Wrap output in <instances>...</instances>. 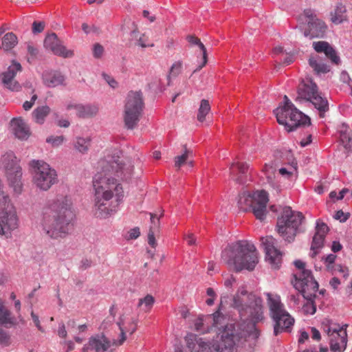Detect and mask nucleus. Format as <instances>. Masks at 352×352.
<instances>
[{"label":"nucleus","instance_id":"obj_46","mask_svg":"<svg viewBox=\"0 0 352 352\" xmlns=\"http://www.w3.org/2000/svg\"><path fill=\"white\" fill-rule=\"evenodd\" d=\"M45 27V23L44 21H34L32 23V31L34 34L42 32Z\"/></svg>","mask_w":352,"mask_h":352},{"label":"nucleus","instance_id":"obj_18","mask_svg":"<svg viewBox=\"0 0 352 352\" xmlns=\"http://www.w3.org/2000/svg\"><path fill=\"white\" fill-rule=\"evenodd\" d=\"M328 324L332 331L331 336L337 337L340 340V346L338 344H336L333 342L331 343V351L334 352L343 351L346 349L347 343V333L346 329L347 325L345 324L344 326L340 327V324L330 322L329 321H328Z\"/></svg>","mask_w":352,"mask_h":352},{"label":"nucleus","instance_id":"obj_8","mask_svg":"<svg viewBox=\"0 0 352 352\" xmlns=\"http://www.w3.org/2000/svg\"><path fill=\"white\" fill-rule=\"evenodd\" d=\"M268 196L265 190L253 194L243 192L238 201L239 207L243 211H251L257 219L263 221L267 214Z\"/></svg>","mask_w":352,"mask_h":352},{"label":"nucleus","instance_id":"obj_15","mask_svg":"<svg viewBox=\"0 0 352 352\" xmlns=\"http://www.w3.org/2000/svg\"><path fill=\"white\" fill-rule=\"evenodd\" d=\"M262 245L265 252V259L272 267L278 269L282 261V253L276 248V239L272 236L262 237Z\"/></svg>","mask_w":352,"mask_h":352},{"label":"nucleus","instance_id":"obj_16","mask_svg":"<svg viewBox=\"0 0 352 352\" xmlns=\"http://www.w3.org/2000/svg\"><path fill=\"white\" fill-rule=\"evenodd\" d=\"M21 65L19 63L12 61L11 65L8 68V70L3 72L0 76V82L4 85L5 87L12 90L18 91L21 86L19 83L14 80V78L18 72L21 71Z\"/></svg>","mask_w":352,"mask_h":352},{"label":"nucleus","instance_id":"obj_6","mask_svg":"<svg viewBox=\"0 0 352 352\" xmlns=\"http://www.w3.org/2000/svg\"><path fill=\"white\" fill-rule=\"evenodd\" d=\"M303 219L302 213L293 211L289 206L283 208L276 225L280 236L288 243L293 241Z\"/></svg>","mask_w":352,"mask_h":352},{"label":"nucleus","instance_id":"obj_20","mask_svg":"<svg viewBox=\"0 0 352 352\" xmlns=\"http://www.w3.org/2000/svg\"><path fill=\"white\" fill-rule=\"evenodd\" d=\"M249 166L244 162H233L230 166V175L233 179L239 184L246 182Z\"/></svg>","mask_w":352,"mask_h":352},{"label":"nucleus","instance_id":"obj_61","mask_svg":"<svg viewBox=\"0 0 352 352\" xmlns=\"http://www.w3.org/2000/svg\"><path fill=\"white\" fill-rule=\"evenodd\" d=\"M58 336L61 338H65L67 336V331L64 324H62L58 331Z\"/></svg>","mask_w":352,"mask_h":352},{"label":"nucleus","instance_id":"obj_26","mask_svg":"<svg viewBox=\"0 0 352 352\" xmlns=\"http://www.w3.org/2000/svg\"><path fill=\"white\" fill-rule=\"evenodd\" d=\"M74 107L76 110L77 116L82 118L94 116L98 112V107L95 104H76Z\"/></svg>","mask_w":352,"mask_h":352},{"label":"nucleus","instance_id":"obj_21","mask_svg":"<svg viewBox=\"0 0 352 352\" xmlns=\"http://www.w3.org/2000/svg\"><path fill=\"white\" fill-rule=\"evenodd\" d=\"M89 345L96 352H107L111 346V342L104 335L98 334L89 338Z\"/></svg>","mask_w":352,"mask_h":352},{"label":"nucleus","instance_id":"obj_11","mask_svg":"<svg viewBox=\"0 0 352 352\" xmlns=\"http://www.w3.org/2000/svg\"><path fill=\"white\" fill-rule=\"evenodd\" d=\"M296 100L311 102L318 110L320 116L324 117L329 110L328 101L318 93V87L311 80H303L298 86Z\"/></svg>","mask_w":352,"mask_h":352},{"label":"nucleus","instance_id":"obj_24","mask_svg":"<svg viewBox=\"0 0 352 352\" xmlns=\"http://www.w3.org/2000/svg\"><path fill=\"white\" fill-rule=\"evenodd\" d=\"M11 126L15 136L21 140H25L30 135L29 129L22 119L14 118Z\"/></svg>","mask_w":352,"mask_h":352},{"label":"nucleus","instance_id":"obj_36","mask_svg":"<svg viewBox=\"0 0 352 352\" xmlns=\"http://www.w3.org/2000/svg\"><path fill=\"white\" fill-rule=\"evenodd\" d=\"M210 111V105L209 101L206 99L201 100L200 106L198 109L197 120L202 122L205 120L206 115Z\"/></svg>","mask_w":352,"mask_h":352},{"label":"nucleus","instance_id":"obj_40","mask_svg":"<svg viewBox=\"0 0 352 352\" xmlns=\"http://www.w3.org/2000/svg\"><path fill=\"white\" fill-rule=\"evenodd\" d=\"M275 168L272 165L265 164L262 168V172L265 175L269 182H272L275 176Z\"/></svg>","mask_w":352,"mask_h":352},{"label":"nucleus","instance_id":"obj_3","mask_svg":"<svg viewBox=\"0 0 352 352\" xmlns=\"http://www.w3.org/2000/svg\"><path fill=\"white\" fill-rule=\"evenodd\" d=\"M232 306L237 310L242 320L249 321L245 327L248 336L257 339L260 331L256 327V323L264 318L261 298L252 293L248 294L246 290L242 289L234 296Z\"/></svg>","mask_w":352,"mask_h":352},{"label":"nucleus","instance_id":"obj_59","mask_svg":"<svg viewBox=\"0 0 352 352\" xmlns=\"http://www.w3.org/2000/svg\"><path fill=\"white\" fill-rule=\"evenodd\" d=\"M102 76L104 79L107 81V82L113 88H115L117 86V82L112 78H111L109 75L106 74H103Z\"/></svg>","mask_w":352,"mask_h":352},{"label":"nucleus","instance_id":"obj_64","mask_svg":"<svg viewBox=\"0 0 352 352\" xmlns=\"http://www.w3.org/2000/svg\"><path fill=\"white\" fill-rule=\"evenodd\" d=\"M294 61V56L292 54H288L283 60L285 65H289Z\"/></svg>","mask_w":352,"mask_h":352},{"label":"nucleus","instance_id":"obj_49","mask_svg":"<svg viewBox=\"0 0 352 352\" xmlns=\"http://www.w3.org/2000/svg\"><path fill=\"white\" fill-rule=\"evenodd\" d=\"M336 258V256L333 254H330L325 257L324 263L326 264V266L329 271H333L331 267L333 265H335L334 262H335Z\"/></svg>","mask_w":352,"mask_h":352},{"label":"nucleus","instance_id":"obj_19","mask_svg":"<svg viewBox=\"0 0 352 352\" xmlns=\"http://www.w3.org/2000/svg\"><path fill=\"white\" fill-rule=\"evenodd\" d=\"M313 47L318 53L324 52L332 63L340 65V58L335 49L326 41H318L313 43Z\"/></svg>","mask_w":352,"mask_h":352},{"label":"nucleus","instance_id":"obj_38","mask_svg":"<svg viewBox=\"0 0 352 352\" xmlns=\"http://www.w3.org/2000/svg\"><path fill=\"white\" fill-rule=\"evenodd\" d=\"M74 146L80 153H84L88 151L90 146V139L77 138Z\"/></svg>","mask_w":352,"mask_h":352},{"label":"nucleus","instance_id":"obj_54","mask_svg":"<svg viewBox=\"0 0 352 352\" xmlns=\"http://www.w3.org/2000/svg\"><path fill=\"white\" fill-rule=\"evenodd\" d=\"M153 229H154V228L153 226H151L148 234V243L153 248H154L156 244L155 239V231H154Z\"/></svg>","mask_w":352,"mask_h":352},{"label":"nucleus","instance_id":"obj_47","mask_svg":"<svg viewBox=\"0 0 352 352\" xmlns=\"http://www.w3.org/2000/svg\"><path fill=\"white\" fill-rule=\"evenodd\" d=\"M195 327L197 331L205 333L209 331L208 327L204 328V318L199 317L195 322Z\"/></svg>","mask_w":352,"mask_h":352},{"label":"nucleus","instance_id":"obj_35","mask_svg":"<svg viewBox=\"0 0 352 352\" xmlns=\"http://www.w3.org/2000/svg\"><path fill=\"white\" fill-rule=\"evenodd\" d=\"M131 37L132 40H135L134 45L140 46L142 47H152L153 44L148 43V38L144 34H142L139 36V32L137 30H133L131 33Z\"/></svg>","mask_w":352,"mask_h":352},{"label":"nucleus","instance_id":"obj_50","mask_svg":"<svg viewBox=\"0 0 352 352\" xmlns=\"http://www.w3.org/2000/svg\"><path fill=\"white\" fill-rule=\"evenodd\" d=\"M331 269L333 270V271H331V272L338 271L342 274L343 277L344 278H347L349 276L347 268L346 267L342 266L341 265H334L332 266Z\"/></svg>","mask_w":352,"mask_h":352},{"label":"nucleus","instance_id":"obj_5","mask_svg":"<svg viewBox=\"0 0 352 352\" xmlns=\"http://www.w3.org/2000/svg\"><path fill=\"white\" fill-rule=\"evenodd\" d=\"M294 265L298 270L294 274V287L309 301L313 302L316 293L318 289V283L314 279L310 270L305 269V263L300 260L294 261Z\"/></svg>","mask_w":352,"mask_h":352},{"label":"nucleus","instance_id":"obj_52","mask_svg":"<svg viewBox=\"0 0 352 352\" xmlns=\"http://www.w3.org/2000/svg\"><path fill=\"white\" fill-rule=\"evenodd\" d=\"M27 50L28 54L30 55L32 58H35L38 53V49L33 45L32 43H28Z\"/></svg>","mask_w":352,"mask_h":352},{"label":"nucleus","instance_id":"obj_63","mask_svg":"<svg viewBox=\"0 0 352 352\" xmlns=\"http://www.w3.org/2000/svg\"><path fill=\"white\" fill-rule=\"evenodd\" d=\"M311 337L314 340H319L320 339V332L314 327L311 329Z\"/></svg>","mask_w":352,"mask_h":352},{"label":"nucleus","instance_id":"obj_44","mask_svg":"<svg viewBox=\"0 0 352 352\" xmlns=\"http://www.w3.org/2000/svg\"><path fill=\"white\" fill-rule=\"evenodd\" d=\"M185 153L179 156H177L175 160V166L177 168H180L182 165H183L187 160L189 151H187L186 146Z\"/></svg>","mask_w":352,"mask_h":352},{"label":"nucleus","instance_id":"obj_17","mask_svg":"<svg viewBox=\"0 0 352 352\" xmlns=\"http://www.w3.org/2000/svg\"><path fill=\"white\" fill-rule=\"evenodd\" d=\"M44 46L45 48L51 50L56 56L68 58L74 55L72 51L67 50L66 47L63 45L62 42L55 33L50 34L45 37Z\"/></svg>","mask_w":352,"mask_h":352},{"label":"nucleus","instance_id":"obj_58","mask_svg":"<svg viewBox=\"0 0 352 352\" xmlns=\"http://www.w3.org/2000/svg\"><path fill=\"white\" fill-rule=\"evenodd\" d=\"M91 261L88 258H83L80 262V269L85 270L91 266Z\"/></svg>","mask_w":352,"mask_h":352},{"label":"nucleus","instance_id":"obj_56","mask_svg":"<svg viewBox=\"0 0 352 352\" xmlns=\"http://www.w3.org/2000/svg\"><path fill=\"white\" fill-rule=\"evenodd\" d=\"M151 221L152 223V226L154 229L153 230L155 231L158 229L159 225H160V217H157L156 214L151 213Z\"/></svg>","mask_w":352,"mask_h":352},{"label":"nucleus","instance_id":"obj_4","mask_svg":"<svg viewBox=\"0 0 352 352\" xmlns=\"http://www.w3.org/2000/svg\"><path fill=\"white\" fill-rule=\"evenodd\" d=\"M223 261L236 272L252 271L258 262L255 246L247 241H239L228 246L221 254Z\"/></svg>","mask_w":352,"mask_h":352},{"label":"nucleus","instance_id":"obj_1","mask_svg":"<svg viewBox=\"0 0 352 352\" xmlns=\"http://www.w3.org/2000/svg\"><path fill=\"white\" fill-rule=\"evenodd\" d=\"M120 153V151H115L100 162L102 171L96 174L93 179L96 191L94 214L100 219L107 218L115 212L123 196L122 188L113 175L128 180L133 173V165L130 161L121 160Z\"/></svg>","mask_w":352,"mask_h":352},{"label":"nucleus","instance_id":"obj_32","mask_svg":"<svg viewBox=\"0 0 352 352\" xmlns=\"http://www.w3.org/2000/svg\"><path fill=\"white\" fill-rule=\"evenodd\" d=\"M50 111V109L47 106L38 107L34 110L32 116L37 123L43 124Z\"/></svg>","mask_w":352,"mask_h":352},{"label":"nucleus","instance_id":"obj_13","mask_svg":"<svg viewBox=\"0 0 352 352\" xmlns=\"http://www.w3.org/2000/svg\"><path fill=\"white\" fill-rule=\"evenodd\" d=\"M267 296L271 316L275 322L274 335L277 336L283 331L290 332L294 319L283 309V305L278 299L273 298L270 294Z\"/></svg>","mask_w":352,"mask_h":352},{"label":"nucleus","instance_id":"obj_62","mask_svg":"<svg viewBox=\"0 0 352 352\" xmlns=\"http://www.w3.org/2000/svg\"><path fill=\"white\" fill-rule=\"evenodd\" d=\"M329 283L331 286L336 289L338 288V286L340 284V281L338 278L333 277L331 279Z\"/></svg>","mask_w":352,"mask_h":352},{"label":"nucleus","instance_id":"obj_12","mask_svg":"<svg viewBox=\"0 0 352 352\" xmlns=\"http://www.w3.org/2000/svg\"><path fill=\"white\" fill-rule=\"evenodd\" d=\"M30 166L33 168V182L42 190H49L58 182L56 171L43 161L32 160Z\"/></svg>","mask_w":352,"mask_h":352},{"label":"nucleus","instance_id":"obj_39","mask_svg":"<svg viewBox=\"0 0 352 352\" xmlns=\"http://www.w3.org/2000/svg\"><path fill=\"white\" fill-rule=\"evenodd\" d=\"M324 237L325 236L318 235L316 234H314L311 247V250L314 251L311 255L312 257L315 256L318 254V252L316 250L322 247Z\"/></svg>","mask_w":352,"mask_h":352},{"label":"nucleus","instance_id":"obj_9","mask_svg":"<svg viewBox=\"0 0 352 352\" xmlns=\"http://www.w3.org/2000/svg\"><path fill=\"white\" fill-rule=\"evenodd\" d=\"M144 107L142 93L131 91L127 94L123 112L124 126L127 129H135L142 116Z\"/></svg>","mask_w":352,"mask_h":352},{"label":"nucleus","instance_id":"obj_53","mask_svg":"<svg viewBox=\"0 0 352 352\" xmlns=\"http://www.w3.org/2000/svg\"><path fill=\"white\" fill-rule=\"evenodd\" d=\"M82 30L86 34H89L91 32H94V33L98 32V28L96 26H95L94 25L92 26H90L87 23H85L82 24Z\"/></svg>","mask_w":352,"mask_h":352},{"label":"nucleus","instance_id":"obj_45","mask_svg":"<svg viewBox=\"0 0 352 352\" xmlns=\"http://www.w3.org/2000/svg\"><path fill=\"white\" fill-rule=\"evenodd\" d=\"M104 52V47L100 43H97L93 45L92 52L95 58H100L102 56Z\"/></svg>","mask_w":352,"mask_h":352},{"label":"nucleus","instance_id":"obj_34","mask_svg":"<svg viewBox=\"0 0 352 352\" xmlns=\"http://www.w3.org/2000/svg\"><path fill=\"white\" fill-rule=\"evenodd\" d=\"M346 8L342 4L336 6L334 12L331 13V21L336 24L341 23L346 19Z\"/></svg>","mask_w":352,"mask_h":352},{"label":"nucleus","instance_id":"obj_60","mask_svg":"<svg viewBox=\"0 0 352 352\" xmlns=\"http://www.w3.org/2000/svg\"><path fill=\"white\" fill-rule=\"evenodd\" d=\"M31 316H32V318L36 327L38 328V329L39 331H41V332H43L44 330L40 324V321H39L38 316L36 315L33 311H32Z\"/></svg>","mask_w":352,"mask_h":352},{"label":"nucleus","instance_id":"obj_43","mask_svg":"<svg viewBox=\"0 0 352 352\" xmlns=\"http://www.w3.org/2000/svg\"><path fill=\"white\" fill-rule=\"evenodd\" d=\"M10 343V335L3 329L0 328V344L8 346Z\"/></svg>","mask_w":352,"mask_h":352},{"label":"nucleus","instance_id":"obj_27","mask_svg":"<svg viewBox=\"0 0 352 352\" xmlns=\"http://www.w3.org/2000/svg\"><path fill=\"white\" fill-rule=\"evenodd\" d=\"M186 39L192 45H198L202 52L203 63L200 65H199V67L197 69H195L194 70V73H195V72H197L199 71L200 69H201V68L203 67H204L206 65V64L207 63V61H208L207 51H206V48L205 47L204 45L201 42L200 39L198 38L197 37L192 36V35H189L186 37Z\"/></svg>","mask_w":352,"mask_h":352},{"label":"nucleus","instance_id":"obj_2","mask_svg":"<svg viewBox=\"0 0 352 352\" xmlns=\"http://www.w3.org/2000/svg\"><path fill=\"white\" fill-rule=\"evenodd\" d=\"M74 219L71 199L59 195L50 204L49 211L43 214V230L52 239H63L73 230Z\"/></svg>","mask_w":352,"mask_h":352},{"label":"nucleus","instance_id":"obj_41","mask_svg":"<svg viewBox=\"0 0 352 352\" xmlns=\"http://www.w3.org/2000/svg\"><path fill=\"white\" fill-rule=\"evenodd\" d=\"M206 320L213 321V324L217 326L221 323V321L224 320L223 315L218 310L215 311L213 314L209 315L206 317Z\"/></svg>","mask_w":352,"mask_h":352},{"label":"nucleus","instance_id":"obj_48","mask_svg":"<svg viewBox=\"0 0 352 352\" xmlns=\"http://www.w3.org/2000/svg\"><path fill=\"white\" fill-rule=\"evenodd\" d=\"M64 140V136H51L47 138L46 142L48 143H51L53 146H58L60 145Z\"/></svg>","mask_w":352,"mask_h":352},{"label":"nucleus","instance_id":"obj_23","mask_svg":"<svg viewBox=\"0 0 352 352\" xmlns=\"http://www.w3.org/2000/svg\"><path fill=\"white\" fill-rule=\"evenodd\" d=\"M16 324V318L12 316L11 311L4 306L0 300V326L10 328Z\"/></svg>","mask_w":352,"mask_h":352},{"label":"nucleus","instance_id":"obj_29","mask_svg":"<svg viewBox=\"0 0 352 352\" xmlns=\"http://www.w3.org/2000/svg\"><path fill=\"white\" fill-rule=\"evenodd\" d=\"M118 325L119 326L120 330V340H119V344L121 345L126 340V332H129L131 334H133L137 329V322L135 320L133 319L131 323L129 325V327L124 329L123 328V320L120 318V321L118 322Z\"/></svg>","mask_w":352,"mask_h":352},{"label":"nucleus","instance_id":"obj_51","mask_svg":"<svg viewBox=\"0 0 352 352\" xmlns=\"http://www.w3.org/2000/svg\"><path fill=\"white\" fill-rule=\"evenodd\" d=\"M182 63L181 62H177L174 63L170 69V74L173 75L174 76H177L182 70Z\"/></svg>","mask_w":352,"mask_h":352},{"label":"nucleus","instance_id":"obj_22","mask_svg":"<svg viewBox=\"0 0 352 352\" xmlns=\"http://www.w3.org/2000/svg\"><path fill=\"white\" fill-rule=\"evenodd\" d=\"M42 79L46 86L55 87L63 83L65 77L57 71H45L43 73Z\"/></svg>","mask_w":352,"mask_h":352},{"label":"nucleus","instance_id":"obj_7","mask_svg":"<svg viewBox=\"0 0 352 352\" xmlns=\"http://www.w3.org/2000/svg\"><path fill=\"white\" fill-rule=\"evenodd\" d=\"M222 342L221 344L212 347L210 346L208 342L204 341L203 338L198 337L197 335L193 333H188L185 337V341L186 345L191 352H233L234 342L233 340V336H226L224 333L221 336Z\"/></svg>","mask_w":352,"mask_h":352},{"label":"nucleus","instance_id":"obj_42","mask_svg":"<svg viewBox=\"0 0 352 352\" xmlns=\"http://www.w3.org/2000/svg\"><path fill=\"white\" fill-rule=\"evenodd\" d=\"M328 231L329 228L326 223L320 221L317 222L315 234L325 236Z\"/></svg>","mask_w":352,"mask_h":352},{"label":"nucleus","instance_id":"obj_30","mask_svg":"<svg viewBox=\"0 0 352 352\" xmlns=\"http://www.w3.org/2000/svg\"><path fill=\"white\" fill-rule=\"evenodd\" d=\"M18 43L16 36L12 32L6 34L2 38L1 45L0 48L3 49L5 51L10 50L14 48Z\"/></svg>","mask_w":352,"mask_h":352},{"label":"nucleus","instance_id":"obj_10","mask_svg":"<svg viewBox=\"0 0 352 352\" xmlns=\"http://www.w3.org/2000/svg\"><path fill=\"white\" fill-rule=\"evenodd\" d=\"M287 103V107L276 110V116L277 122L284 125L288 132L311 124L310 118L307 116L300 111L292 102Z\"/></svg>","mask_w":352,"mask_h":352},{"label":"nucleus","instance_id":"obj_31","mask_svg":"<svg viewBox=\"0 0 352 352\" xmlns=\"http://www.w3.org/2000/svg\"><path fill=\"white\" fill-rule=\"evenodd\" d=\"M7 175L10 184L14 188V190L20 192L21 188V169H18V170L9 172L8 173H7Z\"/></svg>","mask_w":352,"mask_h":352},{"label":"nucleus","instance_id":"obj_14","mask_svg":"<svg viewBox=\"0 0 352 352\" xmlns=\"http://www.w3.org/2000/svg\"><path fill=\"white\" fill-rule=\"evenodd\" d=\"M303 14L308 19L307 26L303 32L304 36L309 39L323 38L327 30L326 23L311 9L305 10Z\"/></svg>","mask_w":352,"mask_h":352},{"label":"nucleus","instance_id":"obj_25","mask_svg":"<svg viewBox=\"0 0 352 352\" xmlns=\"http://www.w3.org/2000/svg\"><path fill=\"white\" fill-rule=\"evenodd\" d=\"M338 132L340 135V141L344 147L350 151L352 147V131L349 126L342 123L338 126Z\"/></svg>","mask_w":352,"mask_h":352},{"label":"nucleus","instance_id":"obj_28","mask_svg":"<svg viewBox=\"0 0 352 352\" xmlns=\"http://www.w3.org/2000/svg\"><path fill=\"white\" fill-rule=\"evenodd\" d=\"M3 162L5 164L7 173L9 172L18 170V169H21L18 164L16 157L14 156L12 152L7 153L5 154L3 156Z\"/></svg>","mask_w":352,"mask_h":352},{"label":"nucleus","instance_id":"obj_37","mask_svg":"<svg viewBox=\"0 0 352 352\" xmlns=\"http://www.w3.org/2000/svg\"><path fill=\"white\" fill-rule=\"evenodd\" d=\"M155 302V298L153 296L147 294L144 298L139 299L138 307L143 305V310L146 312L149 311Z\"/></svg>","mask_w":352,"mask_h":352},{"label":"nucleus","instance_id":"obj_57","mask_svg":"<svg viewBox=\"0 0 352 352\" xmlns=\"http://www.w3.org/2000/svg\"><path fill=\"white\" fill-rule=\"evenodd\" d=\"M348 217H349V215L345 214L342 210H338L334 216V218L336 219L340 220V222L346 221L347 220Z\"/></svg>","mask_w":352,"mask_h":352},{"label":"nucleus","instance_id":"obj_33","mask_svg":"<svg viewBox=\"0 0 352 352\" xmlns=\"http://www.w3.org/2000/svg\"><path fill=\"white\" fill-rule=\"evenodd\" d=\"M309 65L318 74H326L329 72V66L327 64L319 62L316 58L311 57L309 59Z\"/></svg>","mask_w":352,"mask_h":352},{"label":"nucleus","instance_id":"obj_55","mask_svg":"<svg viewBox=\"0 0 352 352\" xmlns=\"http://www.w3.org/2000/svg\"><path fill=\"white\" fill-rule=\"evenodd\" d=\"M127 239H136L140 234V228L135 227L131 229L128 232Z\"/></svg>","mask_w":352,"mask_h":352}]
</instances>
